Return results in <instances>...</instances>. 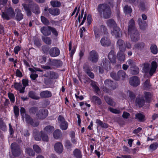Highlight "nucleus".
Returning <instances> with one entry per match:
<instances>
[{
  "mask_svg": "<svg viewBox=\"0 0 158 158\" xmlns=\"http://www.w3.org/2000/svg\"><path fill=\"white\" fill-rule=\"evenodd\" d=\"M134 21L131 19L129 23L128 28V35L131 37V40L133 42H136L139 38V34L134 26Z\"/></svg>",
  "mask_w": 158,
  "mask_h": 158,
  "instance_id": "obj_1",
  "label": "nucleus"
},
{
  "mask_svg": "<svg viewBox=\"0 0 158 158\" xmlns=\"http://www.w3.org/2000/svg\"><path fill=\"white\" fill-rule=\"evenodd\" d=\"M143 72L145 73H149V75L152 76L156 71L157 64L156 62L152 61L151 65L150 64L146 63L143 64Z\"/></svg>",
  "mask_w": 158,
  "mask_h": 158,
  "instance_id": "obj_2",
  "label": "nucleus"
},
{
  "mask_svg": "<svg viewBox=\"0 0 158 158\" xmlns=\"http://www.w3.org/2000/svg\"><path fill=\"white\" fill-rule=\"evenodd\" d=\"M20 113L23 120H25L27 123L30 124L33 127H36L38 125V122L33 121L29 116L25 114V110L23 107L21 108Z\"/></svg>",
  "mask_w": 158,
  "mask_h": 158,
  "instance_id": "obj_3",
  "label": "nucleus"
},
{
  "mask_svg": "<svg viewBox=\"0 0 158 158\" xmlns=\"http://www.w3.org/2000/svg\"><path fill=\"white\" fill-rule=\"evenodd\" d=\"M98 11L101 15L102 13L104 18L107 19L110 17L111 15V11L109 7L104 4H100L98 5Z\"/></svg>",
  "mask_w": 158,
  "mask_h": 158,
  "instance_id": "obj_4",
  "label": "nucleus"
},
{
  "mask_svg": "<svg viewBox=\"0 0 158 158\" xmlns=\"http://www.w3.org/2000/svg\"><path fill=\"white\" fill-rule=\"evenodd\" d=\"M23 5L28 16H30L31 15V13L30 11V8H32L33 9L32 11L34 13L36 14H38L40 13V11L38 6L36 5L32 4L31 2L28 5L24 4H23Z\"/></svg>",
  "mask_w": 158,
  "mask_h": 158,
  "instance_id": "obj_5",
  "label": "nucleus"
},
{
  "mask_svg": "<svg viewBox=\"0 0 158 158\" xmlns=\"http://www.w3.org/2000/svg\"><path fill=\"white\" fill-rule=\"evenodd\" d=\"M110 76L112 78L116 80H123L127 77L126 73L123 70L119 71L117 74L111 73L110 74Z\"/></svg>",
  "mask_w": 158,
  "mask_h": 158,
  "instance_id": "obj_6",
  "label": "nucleus"
},
{
  "mask_svg": "<svg viewBox=\"0 0 158 158\" xmlns=\"http://www.w3.org/2000/svg\"><path fill=\"white\" fill-rule=\"evenodd\" d=\"M14 15V13L13 10L11 8H10L6 11L2 12V17L3 19L8 20L12 17Z\"/></svg>",
  "mask_w": 158,
  "mask_h": 158,
  "instance_id": "obj_7",
  "label": "nucleus"
},
{
  "mask_svg": "<svg viewBox=\"0 0 158 158\" xmlns=\"http://www.w3.org/2000/svg\"><path fill=\"white\" fill-rule=\"evenodd\" d=\"M13 154L15 156H19L21 152V150L16 143H12L11 146Z\"/></svg>",
  "mask_w": 158,
  "mask_h": 158,
  "instance_id": "obj_8",
  "label": "nucleus"
},
{
  "mask_svg": "<svg viewBox=\"0 0 158 158\" xmlns=\"http://www.w3.org/2000/svg\"><path fill=\"white\" fill-rule=\"evenodd\" d=\"M48 114V111L47 110L42 109L36 113V116L39 119H44L47 116Z\"/></svg>",
  "mask_w": 158,
  "mask_h": 158,
  "instance_id": "obj_9",
  "label": "nucleus"
},
{
  "mask_svg": "<svg viewBox=\"0 0 158 158\" xmlns=\"http://www.w3.org/2000/svg\"><path fill=\"white\" fill-rule=\"evenodd\" d=\"M129 83L133 87H136L140 84V80L137 77L134 76L130 78Z\"/></svg>",
  "mask_w": 158,
  "mask_h": 158,
  "instance_id": "obj_10",
  "label": "nucleus"
},
{
  "mask_svg": "<svg viewBox=\"0 0 158 158\" xmlns=\"http://www.w3.org/2000/svg\"><path fill=\"white\" fill-rule=\"evenodd\" d=\"M94 31L96 37L98 38L99 37L100 35L103 32H105L106 29L104 26H102L99 29H97V28H95Z\"/></svg>",
  "mask_w": 158,
  "mask_h": 158,
  "instance_id": "obj_11",
  "label": "nucleus"
},
{
  "mask_svg": "<svg viewBox=\"0 0 158 158\" xmlns=\"http://www.w3.org/2000/svg\"><path fill=\"white\" fill-rule=\"evenodd\" d=\"M89 60L93 62H96L98 61V55L97 52L93 50L90 52L89 54Z\"/></svg>",
  "mask_w": 158,
  "mask_h": 158,
  "instance_id": "obj_12",
  "label": "nucleus"
},
{
  "mask_svg": "<svg viewBox=\"0 0 158 158\" xmlns=\"http://www.w3.org/2000/svg\"><path fill=\"white\" fill-rule=\"evenodd\" d=\"M112 35L114 36L116 38L120 37L121 35V31L120 28L117 26L113 28L111 31Z\"/></svg>",
  "mask_w": 158,
  "mask_h": 158,
  "instance_id": "obj_13",
  "label": "nucleus"
},
{
  "mask_svg": "<svg viewBox=\"0 0 158 158\" xmlns=\"http://www.w3.org/2000/svg\"><path fill=\"white\" fill-rule=\"evenodd\" d=\"M49 53L51 56L55 57L60 54V51L59 49L57 48H53L50 49Z\"/></svg>",
  "mask_w": 158,
  "mask_h": 158,
  "instance_id": "obj_14",
  "label": "nucleus"
},
{
  "mask_svg": "<svg viewBox=\"0 0 158 158\" xmlns=\"http://www.w3.org/2000/svg\"><path fill=\"white\" fill-rule=\"evenodd\" d=\"M100 43L101 45L103 46H108L110 45L111 42L108 38L104 36L101 39Z\"/></svg>",
  "mask_w": 158,
  "mask_h": 158,
  "instance_id": "obj_15",
  "label": "nucleus"
},
{
  "mask_svg": "<svg viewBox=\"0 0 158 158\" xmlns=\"http://www.w3.org/2000/svg\"><path fill=\"white\" fill-rule=\"evenodd\" d=\"M105 84L106 86H110L111 89H114L117 86L115 83L109 80H106L105 81Z\"/></svg>",
  "mask_w": 158,
  "mask_h": 158,
  "instance_id": "obj_16",
  "label": "nucleus"
},
{
  "mask_svg": "<svg viewBox=\"0 0 158 158\" xmlns=\"http://www.w3.org/2000/svg\"><path fill=\"white\" fill-rule=\"evenodd\" d=\"M49 27H43L41 28L40 31L44 35L48 36L51 34V30Z\"/></svg>",
  "mask_w": 158,
  "mask_h": 158,
  "instance_id": "obj_17",
  "label": "nucleus"
},
{
  "mask_svg": "<svg viewBox=\"0 0 158 158\" xmlns=\"http://www.w3.org/2000/svg\"><path fill=\"white\" fill-rule=\"evenodd\" d=\"M54 149L57 152L60 153L62 152L63 150V146L61 143H57L55 145Z\"/></svg>",
  "mask_w": 158,
  "mask_h": 158,
  "instance_id": "obj_18",
  "label": "nucleus"
},
{
  "mask_svg": "<svg viewBox=\"0 0 158 158\" xmlns=\"http://www.w3.org/2000/svg\"><path fill=\"white\" fill-rule=\"evenodd\" d=\"M125 43L122 40H119L117 42V46L118 47L120 51L124 52L126 48L124 47Z\"/></svg>",
  "mask_w": 158,
  "mask_h": 158,
  "instance_id": "obj_19",
  "label": "nucleus"
},
{
  "mask_svg": "<svg viewBox=\"0 0 158 158\" xmlns=\"http://www.w3.org/2000/svg\"><path fill=\"white\" fill-rule=\"evenodd\" d=\"M15 88L17 90H19L21 93L24 92L25 87L23 86L22 84L20 83H15L14 84Z\"/></svg>",
  "mask_w": 158,
  "mask_h": 158,
  "instance_id": "obj_20",
  "label": "nucleus"
},
{
  "mask_svg": "<svg viewBox=\"0 0 158 158\" xmlns=\"http://www.w3.org/2000/svg\"><path fill=\"white\" fill-rule=\"evenodd\" d=\"M108 57L109 60L112 64H114L116 63V56L113 51H111L110 52Z\"/></svg>",
  "mask_w": 158,
  "mask_h": 158,
  "instance_id": "obj_21",
  "label": "nucleus"
},
{
  "mask_svg": "<svg viewBox=\"0 0 158 158\" xmlns=\"http://www.w3.org/2000/svg\"><path fill=\"white\" fill-rule=\"evenodd\" d=\"M90 99L92 102L96 104L100 105L102 103L101 99L97 96H90Z\"/></svg>",
  "mask_w": 158,
  "mask_h": 158,
  "instance_id": "obj_22",
  "label": "nucleus"
},
{
  "mask_svg": "<svg viewBox=\"0 0 158 158\" xmlns=\"http://www.w3.org/2000/svg\"><path fill=\"white\" fill-rule=\"evenodd\" d=\"M33 136L35 139L37 141L40 140L41 139V136L39 131L36 130H34L33 131Z\"/></svg>",
  "mask_w": 158,
  "mask_h": 158,
  "instance_id": "obj_23",
  "label": "nucleus"
},
{
  "mask_svg": "<svg viewBox=\"0 0 158 158\" xmlns=\"http://www.w3.org/2000/svg\"><path fill=\"white\" fill-rule=\"evenodd\" d=\"M40 95L42 98H49L52 96V94L49 91H45L41 92Z\"/></svg>",
  "mask_w": 158,
  "mask_h": 158,
  "instance_id": "obj_24",
  "label": "nucleus"
},
{
  "mask_svg": "<svg viewBox=\"0 0 158 158\" xmlns=\"http://www.w3.org/2000/svg\"><path fill=\"white\" fill-rule=\"evenodd\" d=\"M123 52L120 51L117 54L118 58L120 61H124L125 60V56Z\"/></svg>",
  "mask_w": 158,
  "mask_h": 158,
  "instance_id": "obj_25",
  "label": "nucleus"
},
{
  "mask_svg": "<svg viewBox=\"0 0 158 158\" xmlns=\"http://www.w3.org/2000/svg\"><path fill=\"white\" fill-rule=\"evenodd\" d=\"M138 23L140 28L142 29H145L147 27V24L145 22H143L141 19H138Z\"/></svg>",
  "mask_w": 158,
  "mask_h": 158,
  "instance_id": "obj_26",
  "label": "nucleus"
},
{
  "mask_svg": "<svg viewBox=\"0 0 158 158\" xmlns=\"http://www.w3.org/2000/svg\"><path fill=\"white\" fill-rule=\"evenodd\" d=\"M106 24L107 26L113 28L117 26L114 21L112 19L108 20L106 23Z\"/></svg>",
  "mask_w": 158,
  "mask_h": 158,
  "instance_id": "obj_27",
  "label": "nucleus"
},
{
  "mask_svg": "<svg viewBox=\"0 0 158 158\" xmlns=\"http://www.w3.org/2000/svg\"><path fill=\"white\" fill-rule=\"evenodd\" d=\"M151 52L154 54H156L158 52V48L156 45H152L150 47Z\"/></svg>",
  "mask_w": 158,
  "mask_h": 158,
  "instance_id": "obj_28",
  "label": "nucleus"
},
{
  "mask_svg": "<svg viewBox=\"0 0 158 158\" xmlns=\"http://www.w3.org/2000/svg\"><path fill=\"white\" fill-rule=\"evenodd\" d=\"M54 128L51 126H47L44 129V132L48 134H49L53 131Z\"/></svg>",
  "mask_w": 158,
  "mask_h": 158,
  "instance_id": "obj_29",
  "label": "nucleus"
},
{
  "mask_svg": "<svg viewBox=\"0 0 158 158\" xmlns=\"http://www.w3.org/2000/svg\"><path fill=\"white\" fill-rule=\"evenodd\" d=\"M49 11L51 14L54 15H58L60 13V11L58 9H49Z\"/></svg>",
  "mask_w": 158,
  "mask_h": 158,
  "instance_id": "obj_30",
  "label": "nucleus"
},
{
  "mask_svg": "<svg viewBox=\"0 0 158 158\" xmlns=\"http://www.w3.org/2000/svg\"><path fill=\"white\" fill-rule=\"evenodd\" d=\"M15 11L17 12L16 19L18 21H20L23 18V15L21 12V11L19 9H17Z\"/></svg>",
  "mask_w": 158,
  "mask_h": 158,
  "instance_id": "obj_31",
  "label": "nucleus"
},
{
  "mask_svg": "<svg viewBox=\"0 0 158 158\" xmlns=\"http://www.w3.org/2000/svg\"><path fill=\"white\" fill-rule=\"evenodd\" d=\"M104 98L106 102L108 104L112 106H114L115 105V103L114 102L112 99L109 97L106 96Z\"/></svg>",
  "mask_w": 158,
  "mask_h": 158,
  "instance_id": "obj_32",
  "label": "nucleus"
},
{
  "mask_svg": "<svg viewBox=\"0 0 158 158\" xmlns=\"http://www.w3.org/2000/svg\"><path fill=\"white\" fill-rule=\"evenodd\" d=\"M131 73L133 74H138L139 72V68L136 66H134L131 67Z\"/></svg>",
  "mask_w": 158,
  "mask_h": 158,
  "instance_id": "obj_33",
  "label": "nucleus"
},
{
  "mask_svg": "<svg viewBox=\"0 0 158 158\" xmlns=\"http://www.w3.org/2000/svg\"><path fill=\"white\" fill-rule=\"evenodd\" d=\"M60 124V127L62 130H66L67 129L68 124L67 122H64L63 123H61Z\"/></svg>",
  "mask_w": 158,
  "mask_h": 158,
  "instance_id": "obj_34",
  "label": "nucleus"
},
{
  "mask_svg": "<svg viewBox=\"0 0 158 158\" xmlns=\"http://www.w3.org/2000/svg\"><path fill=\"white\" fill-rule=\"evenodd\" d=\"M61 134V133L60 130L59 129H57L55 131L53 134V135L55 139H57L60 137Z\"/></svg>",
  "mask_w": 158,
  "mask_h": 158,
  "instance_id": "obj_35",
  "label": "nucleus"
},
{
  "mask_svg": "<svg viewBox=\"0 0 158 158\" xmlns=\"http://www.w3.org/2000/svg\"><path fill=\"white\" fill-rule=\"evenodd\" d=\"M42 39L43 41L47 44L50 45L51 44L52 41L49 37L43 36Z\"/></svg>",
  "mask_w": 158,
  "mask_h": 158,
  "instance_id": "obj_36",
  "label": "nucleus"
},
{
  "mask_svg": "<svg viewBox=\"0 0 158 158\" xmlns=\"http://www.w3.org/2000/svg\"><path fill=\"white\" fill-rule=\"evenodd\" d=\"M73 154L76 158H81V152L79 150H75L73 152Z\"/></svg>",
  "mask_w": 158,
  "mask_h": 158,
  "instance_id": "obj_37",
  "label": "nucleus"
},
{
  "mask_svg": "<svg viewBox=\"0 0 158 158\" xmlns=\"http://www.w3.org/2000/svg\"><path fill=\"white\" fill-rule=\"evenodd\" d=\"M136 117L140 121H143L144 120L145 117L141 113H139L136 114Z\"/></svg>",
  "mask_w": 158,
  "mask_h": 158,
  "instance_id": "obj_38",
  "label": "nucleus"
},
{
  "mask_svg": "<svg viewBox=\"0 0 158 158\" xmlns=\"http://www.w3.org/2000/svg\"><path fill=\"white\" fill-rule=\"evenodd\" d=\"M132 11V9L130 6H126L124 8V11L126 14L130 13Z\"/></svg>",
  "mask_w": 158,
  "mask_h": 158,
  "instance_id": "obj_39",
  "label": "nucleus"
},
{
  "mask_svg": "<svg viewBox=\"0 0 158 158\" xmlns=\"http://www.w3.org/2000/svg\"><path fill=\"white\" fill-rule=\"evenodd\" d=\"M29 95L30 97L33 99H38L39 98V97L37 96L32 91H31L29 92Z\"/></svg>",
  "mask_w": 158,
  "mask_h": 158,
  "instance_id": "obj_40",
  "label": "nucleus"
},
{
  "mask_svg": "<svg viewBox=\"0 0 158 158\" xmlns=\"http://www.w3.org/2000/svg\"><path fill=\"white\" fill-rule=\"evenodd\" d=\"M85 71L88 74V76L91 78H94V75L93 73L91 72V71L88 68L86 69L85 67L84 68Z\"/></svg>",
  "mask_w": 158,
  "mask_h": 158,
  "instance_id": "obj_41",
  "label": "nucleus"
},
{
  "mask_svg": "<svg viewBox=\"0 0 158 158\" xmlns=\"http://www.w3.org/2000/svg\"><path fill=\"white\" fill-rule=\"evenodd\" d=\"M51 4L53 7H58L60 6V3L57 1H52Z\"/></svg>",
  "mask_w": 158,
  "mask_h": 158,
  "instance_id": "obj_42",
  "label": "nucleus"
},
{
  "mask_svg": "<svg viewBox=\"0 0 158 158\" xmlns=\"http://www.w3.org/2000/svg\"><path fill=\"white\" fill-rule=\"evenodd\" d=\"M41 138L42 140L43 141H48V136L46 134H45L46 133H45L44 132H43L42 131H41Z\"/></svg>",
  "mask_w": 158,
  "mask_h": 158,
  "instance_id": "obj_43",
  "label": "nucleus"
},
{
  "mask_svg": "<svg viewBox=\"0 0 158 158\" xmlns=\"http://www.w3.org/2000/svg\"><path fill=\"white\" fill-rule=\"evenodd\" d=\"M158 147V143H154L150 145L149 148L150 150L154 151L157 149Z\"/></svg>",
  "mask_w": 158,
  "mask_h": 158,
  "instance_id": "obj_44",
  "label": "nucleus"
},
{
  "mask_svg": "<svg viewBox=\"0 0 158 158\" xmlns=\"http://www.w3.org/2000/svg\"><path fill=\"white\" fill-rule=\"evenodd\" d=\"M42 22L45 25H48L49 24V22L45 17L42 16L41 17Z\"/></svg>",
  "mask_w": 158,
  "mask_h": 158,
  "instance_id": "obj_45",
  "label": "nucleus"
},
{
  "mask_svg": "<svg viewBox=\"0 0 158 158\" xmlns=\"http://www.w3.org/2000/svg\"><path fill=\"white\" fill-rule=\"evenodd\" d=\"M91 85L95 89V91L98 93V92L99 91V89L98 87L97 86L95 82L92 81L91 82Z\"/></svg>",
  "mask_w": 158,
  "mask_h": 158,
  "instance_id": "obj_46",
  "label": "nucleus"
},
{
  "mask_svg": "<svg viewBox=\"0 0 158 158\" xmlns=\"http://www.w3.org/2000/svg\"><path fill=\"white\" fill-rule=\"evenodd\" d=\"M110 63L108 61H105V62H103V64L102 67L105 69H107L108 67L109 69L110 68Z\"/></svg>",
  "mask_w": 158,
  "mask_h": 158,
  "instance_id": "obj_47",
  "label": "nucleus"
},
{
  "mask_svg": "<svg viewBox=\"0 0 158 158\" xmlns=\"http://www.w3.org/2000/svg\"><path fill=\"white\" fill-rule=\"evenodd\" d=\"M34 151L37 153H39L41 152V149L37 145H34L33 147Z\"/></svg>",
  "mask_w": 158,
  "mask_h": 158,
  "instance_id": "obj_48",
  "label": "nucleus"
},
{
  "mask_svg": "<svg viewBox=\"0 0 158 158\" xmlns=\"http://www.w3.org/2000/svg\"><path fill=\"white\" fill-rule=\"evenodd\" d=\"M26 152L30 156H33L35 155V153L31 149L29 148H27L26 149Z\"/></svg>",
  "mask_w": 158,
  "mask_h": 158,
  "instance_id": "obj_49",
  "label": "nucleus"
},
{
  "mask_svg": "<svg viewBox=\"0 0 158 158\" xmlns=\"http://www.w3.org/2000/svg\"><path fill=\"white\" fill-rule=\"evenodd\" d=\"M6 126L4 123L3 122L1 119H0V128L2 130H4L6 129Z\"/></svg>",
  "mask_w": 158,
  "mask_h": 158,
  "instance_id": "obj_50",
  "label": "nucleus"
},
{
  "mask_svg": "<svg viewBox=\"0 0 158 158\" xmlns=\"http://www.w3.org/2000/svg\"><path fill=\"white\" fill-rule=\"evenodd\" d=\"M50 30V32H52L53 34L55 35V36H57L58 34L57 31H56V29L53 27H49Z\"/></svg>",
  "mask_w": 158,
  "mask_h": 158,
  "instance_id": "obj_51",
  "label": "nucleus"
},
{
  "mask_svg": "<svg viewBox=\"0 0 158 158\" xmlns=\"http://www.w3.org/2000/svg\"><path fill=\"white\" fill-rule=\"evenodd\" d=\"M8 96L11 102H15V97L14 94L11 93H9L8 94Z\"/></svg>",
  "mask_w": 158,
  "mask_h": 158,
  "instance_id": "obj_52",
  "label": "nucleus"
},
{
  "mask_svg": "<svg viewBox=\"0 0 158 158\" xmlns=\"http://www.w3.org/2000/svg\"><path fill=\"white\" fill-rule=\"evenodd\" d=\"M15 114L17 117L19 114V109L17 106H15L14 108Z\"/></svg>",
  "mask_w": 158,
  "mask_h": 158,
  "instance_id": "obj_53",
  "label": "nucleus"
},
{
  "mask_svg": "<svg viewBox=\"0 0 158 158\" xmlns=\"http://www.w3.org/2000/svg\"><path fill=\"white\" fill-rule=\"evenodd\" d=\"M109 110L111 112L115 114H119L120 112V111L117 109H115L111 107L109 108Z\"/></svg>",
  "mask_w": 158,
  "mask_h": 158,
  "instance_id": "obj_54",
  "label": "nucleus"
},
{
  "mask_svg": "<svg viewBox=\"0 0 158 158\" xmlns=\"http://www.w3.org/2000/svg\"><path fill=\"white\" fill-rule=\"evenodd\" d=\"M80 31L81 34L80 35V36L81 37H82L84 33L85 32V28L84 27H82L80 29Z\"/></svg>",
  "mask_w": 158,
  "mask_h": 158,
  "instance_id": "obj_55",
  "label": "nucleus"
},
{
  "mask_svg": "<svg viewBox=\"0 0 158 158\" xmlns=\"http://www.w3.org/2000/svg\"><path fill=\"white\" fill-rule=\"evenodd\" d=\"M150 86V83L149 81L148 80H147L145 82L143 87L145 89H147Z\"/></svg>",
  "mask_w": 158,
  "mask_h": 158,
  "instance_id": "obj_56",
  "label": "nucleus"
},
{
  "mask_svg": "<svg viewBox=\"0 0 158 158\" xmlns=\"http://www.w3.org/2000/svg\"><path fill=\"white\" fill-rule=\"evenodd\" d=\"M145 97L146 99L151 98L152 96L151 94L149 92H145L144 93Z\"/></svg>",
  "mask_w": 158,
  "mask_h": 158,
  "instance_id": "obj_57",
  "label": "nucleus"
},
{
  "mask_svg": "<svg viewBox=\"0 0 158 158\" xmlns=\"http://www.w3.org/2000/svg\"><path fill=\"white\" fill-rule=\"evenodd\" d=\"M79 11V9H77V7H76L75 8L74 11H73V13H72V14L71 15V16H73L75 14V13L76 12V16H75V17H76L78 15Z\"/></svg>",
  "mask_w": 158,
  "mask_h": 158,
  "instance_id": "obj_58",
  "label": "nucleus"
},
{
  "mask_svg": "<svg viewBox=\"0 0 158 158\" xmlns=\"http://www.w3.org/2000/svg\"><path fill=\"white\" fill-rule=\"evenodd\" d=\"M38 77V75L36 73H31L30 75L31 78L33 80H35Z\"/></svg>",
  "mask_w": 158,
  "mask_h": 158,
  "instance_id": "obj_59",
  "label": "nucleus"
},
{
  "mask_svg": "<svg viewBox=\"0 0 158 158\" xmlns=\"http://www.w3.org/2000/svg\"><path fill=\"white\" fill-rule=\"evenodd\" d=\"M124 47L126 48V49H130L131 47V45L130 42H126L124 44Z\"/></svg>",
  "mask_w": 158,
  "mask_h": 158,
  "instance_id": "obj_60",
  "label": "nucleus"
},
{
  "mask_svg": "<svg viewBox=\"0 0 158 158\" xmlns=\"http://www.w3.org/2000/svg\"><path fill=\"white\" fill-rule=\"evenodd\" d=\"M144 44L143 43H138L135 44V47L136 48H141V47L143 46Z\"/></svg>",
  "mask_w": 158,
  "mask_h": 158,
  "instance_id": "obj_61",
  "label": "nucleus"
},
{
  "mask_svg": "<svg viewBox=\"0 0 158 158\" xmlns=\"http://www.w3.org/2000/svg\"><path fill=\"white\" fill-rule=\"evenodd\" d=\"M65 146L68 148H69L71 146V144L69 140H66L65 142Z\"/></svg>",
  "mask_w": 158,
  "mask_h": 158,
  "instance_id": "obj_62",
  "label": "nucleus"
},
{
  "mask_svg": "<svg viewBox=\"0 0 158 158\" xmlns=\"http://www.w3.org/2000/svg\"><path fill=\"white\" fill-rule=\"evenodd\" d=\"M136 102L139 106H142L143 105L144 101L142 100L139 101V99H137Z\"/></svg>",
  "mask_w": 158,
  "mask_h": 158,
  "instance_id": "obj_63",
  "label": "nucleus"
},
{
  "mask_svg": "<svg viewBox=\"0 0 158 158\" xmlns=\"http://www.w3.org/2000/svg\"><path fill=\"white\" fill-rule=\"evenodd\" d=\"M20 50V48L19 46H16L14 49V51L15 54H18V52Z\"/></svg>",
  "mask_w": 158,
  "mask_h": 158,
  "instance_id": "obj_64",
  "label": "nucleus"
}]
</instances>
